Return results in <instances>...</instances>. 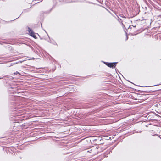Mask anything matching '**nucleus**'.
I'll list each match as a JSON object with an SVG mask.
<instances>
[{
	"label": "nucleus",
	"instance_id": "1",
	"mask_svg": "<svg viewBox=\"0 0 161 161\" xmlns=\"http://www.w3.org/2000/svg\"><path fill=\"white\" fill-rule=\"evenodd\" d=\"M28 31L29 32V33L30 34V35L34 38H36V35H35L34 33L29 28H28Z\"/></svg>",
	"mask_w": 161,
	"mask_h": 161
},
{
	"label": "nucleus",
	"instance_id": "2",
	"mask_svg": "<svg viewBox=\"0 0 161 161\" xmlns=\"http://www.w3.org/2000/svg\"><path fill=\"white\" fill-rule=\"evenodd\" d=\"M117 64V63H106V64L108 66L110 67H112L114 66H115L116 65V64Z\"/></svg>",
	"mask_w": 161,
	"mask_h": 161
},
{
	"label": "nucleus",
	"instance_id": "3",
	"mask_svg": "<svg viewBox=\"0 0 161 161\" xmlns=\"http://www.w3.org/2000/svg\"><path fill=\"white\" fill-rule=\"evenodd\" d=\"M16 74H19V73H16Z\"/></svg>",
	"mask_w": 161,
	"mask_h": 161
}]
</instances>
